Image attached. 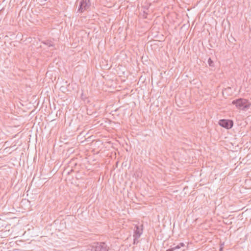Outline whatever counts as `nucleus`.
<instances>
[{
  "instance_id": "obj_1",
  "label": "nucleus",
  "mask_w": 251,
  "mask_h": 251,
  "mask_svg": "<svg viewBox=\"0 0 251 251\" xmlns=\"http://www.w3.org/2000/svg\"><path fill=\"white\" fill-rule=\"evenodd\" d=\"M232 103L235 105L237 108L242 110L248 109L251 105V103L248 100L242 98L233 100Z\"/></svg>"
},
{
  "instance_id": "obj_2",
  "label": "nucleus",
  "mask_w": 251,
  "mask_h": 251,
  "mask_svg": "<svg viewBox=\"0 0 251 251\" xmlns=\"http://www.w3.org/2000/svg\"><path fill=\"white\" fill-rule=\"evenodd\" d=\"M91 2L90 0H81L79 2L77 12L82 13L90 9Z\"/></svg>"
},
{
  "instance_id": "obj_3",
  "label": "nucleus",
  "mask_w": 251,
  "mask_h": 251,
  "mask_svg": "<svg viewBox=\"0 0 251 251\" xmlns=\"http://www.w3.org/2000/svg\"><path fill=\"white\" fill-rule=\"evenodd\" d=\"M109 248L104 242L94 243L92 246V251H108Z\"/></svg>"
},
{
  "instance_id": "obj_4",
  "label": "nucleus",
  "mask_w": 251,
  "mask_h": 251,
  "mask_svg": "<svg viewBox=\"0 0 251 251\" xmlns=\"http://www.w3.org/2000/svg\"><path fill=\"white\" fill-rule=\"evenodd\" d=\"M219 124L223 127L226 129H230L233 126V122L230 120L222 119L219 121Z\"/></svg>"
},
{
  "instance_id": "obj_5",
  "label": "nucleus",
  "mask_w": 251,
  "mask_h": 251,
  "mask_svg": "<svg viewBox=\"0 0 251 251\" xmlns=\"http://www.w3.org/2000/svg\"><path fill=\"white\" fill-rule=\"evenodd\" d=\"M143 226L136 225L134 229V234L133 236H136L137 237H140L143 233Z\"/></svg>"
},
{
  "instance_id": "obj_6",
  "label": "nucleus",
  "mask_w": 251,
  "mask_h": 251,
  "mask_svg": "<svg viewBox=\"0 0 251 251\" xmlns=\"http://www.w3.org/2000/svg\"><path fill=\"white\" fill-rule=\"evenodd\" d=\"M44 44L47 45L48 47H53L54 46L53 43L51 41L47 40L44 42Z\"/></svg>"
},
{
  "instance_id": "obj_7",
  "label": "nucleus",
  "mask_w": 251,
  "mask_h": 251,
  "mask_svg": "<svg viewBox=\"0 0 251 251\" xmlns=\"http://www.w3.org/2000/svg\"><path fill=\"white\" fill-rule=\"evenodd\" d=\"M208 63L210 66H214V62L210 58H209L208 60Z\"/></svg>"
},
{
  "instance_id": "obj_8",
  "label": "nucleus",
  "mask_w": 251,
  "mask_h": 251,
  "mask_svg": "<svg viewBox=\"0 0 251 251\" xmlns=\"http://www.w3.org/2000/svg\"><path fill=\"white\" fill-rule=\"evenodd\" d=\"M133 238H134V239H133V244H137L139 241H138V239L140 238V237H137L136 238V236H133Z\"/></svg>"
},
{
  "instance_id": "obj_9",
  "label": "nucleus",
  "mask_w": 251,
  "mask_h": 251,
  "mask_svg": "<svg viewBox=\"0 0 251 251\" xmlns=\"http://www.w3.org/2000/svg\"><path fill=\"white\" fill-rule=\"evenodd\" d=\"M172 248H173V249L174 251H175V250H176V249H180V246H179L178 245H177V246H175V247H172Z\"/></svg>"
},
{
  "instance_id": "obj_10",
  "label": "nucleus",
  "mask_w": 251,
  "mask_h": 251,
  "mask_svg": "<svg viewBox=\"0 0 251 251\" xmlns=\"http://www.w3.org/2000/svg\"><path fill=\"white\" fill-rule=\"evenodd\" d=\"M81 99L84 100L86 98V97H84L83 93L81 94Z\"/></svg>"
},
{
  "instance_id": "obj_11",
  "label": "nucleus",
  "mask_w": 251,
  "mask_h": 251,
  "mask_svg": "<svg viewBox=\"0 0 251 251\" xmlns=\"http://www.w3.org/2000/svg\"><path fill=\"white\" fill-rule=\"evenodd\" d=\"M178 245L180 246V248H181V247H184V246H185V244H184V243H179V244H178Z\"/></svg>"
},
{
  "instance_id": "obj_12",
  "label": "nucleus",
  "mask_w": 251,
  "mask_h": 251,
  "mask_svg": "<svg viewBox=\"0 0 251 251\" xmlns=\"http://www.w3.org/2000/svg\"><path fill=\"white\" fill-rule=\"evenodd\" d=\"M224 246V244H222V245H221V247H220V251H223V246Z\"/></svg>"
},
{
  "instance_id": "obj_13",
  "label": "nucleus",
  "mask_w": 251,
  "mask_h": 251,
  "mask_svg": "<svg viewBox=\"0 0 251 251\" xmlns=\"http://www.w3.org/2000/svg\"><path fill=\"white\" fill-rule=\"evenodd\" d=\"M166 251H174L173 248L172 247V248L167 250Z\"/></svg>"
}]
</instances>
